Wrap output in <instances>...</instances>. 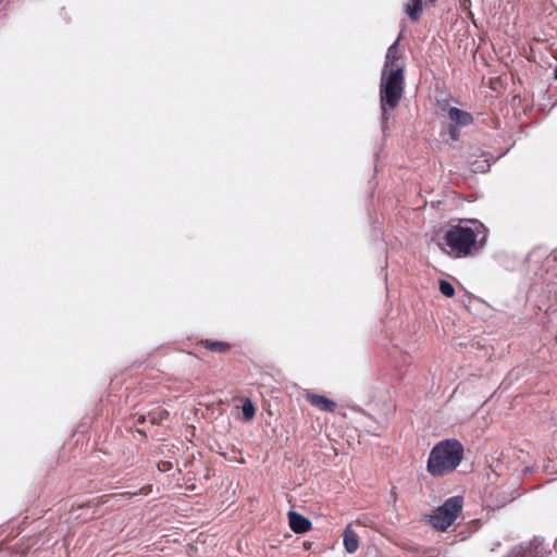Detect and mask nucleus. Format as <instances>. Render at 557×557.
<instances>
[{"label":"nucleus","instance_id":"obj_6","mask_svg":"<svg viewBox=\"0 0 557 557\" xmlns=\"http://www.w3.org/2000/svg\"><path fill=\"white\" fill-rule=\"evenodd\" d=\"M544 547L540 542L531 541L515 546L505 557H543Z\"/></svg>","mask_w":557,"mask_h":557},{"label":"nucleus","instance_id":"obj_12","mask_svg":"<svg viewBox=\"0 0 557 557\" xmlns=\"http://www.w3.org/2000/svg\"><path fill=\"white\" fill-rule=\"evenodd\" d=\"M170 413L166 409L157 408L148 412V420L152 425H159L169 418Z\"/></svg>","mask_w":557,"mask_h":557},{"label":"nucleus","instance_id":"obj_17","mask_svg":"<svg viewBox=\"0 0 557 557\" xmlns=\"http://www.w3.org/2000/svg\"><path fill=\"white\" fill-rule=\"evenodd\" d=\"M488 168H490V163H488V159H486V160H484V164L475 166V170H481L482 172H484Z\"/></svg>","mask_w":557,"mask_h":557},{"label":"nucleus","instance_id":"obj_16","mask_svg":"<svg viewBox=\"0 0 557 557\" xmlns=\"http://www.w3.org/2000/svg\"><path fill=\"white\" fill-rule=\"evenodd\" d=\"M157 467H158L159 471L168 472L172 469L173 466H172L171 461L163 460V461L158 462Z\"/></svg>","mask_w":557,"mask_h":557},{"label":"nucleus","instance_id":"obj_10","mask_svg":"<svg viewBox=\"0 0 557 557\" xmlns=\"http://www.w3.org/2000/svg\"><path fill=\"white\" fill-rule=\"evenodd\" d=\"M448 117L458 126H467L472 123L471 114L457 108H450L448 110Z\"/></svg>","mask_w":557,"mask_h":557},{"label":"nucleus","instance_id":"obj_21","mask_svg":"<svg viewBox=\"0 0 557 557\" xmlns=\"http://www.w3.org/2000/svg\"><path fill=\"white\" fill-rule=\"evenodd\" d=\"M555 341H556V343H557V332H556V335H555Z\"/></svg>","mask_w":557,"mask_h":557},{"label":"nucleus","instance_id":"obj_9","mask_svg":"<svg viewBox=\"0 0 557 557\" xmlns=\"http://www.w3.org/2000/svg\"><path fill=\"white\" fill-rule=\"evenodd\" d=\"M198 345L216 354H226L232 348L230 343L223 341L201 339L198 342Z\"/></svg>","mask_w":557,"mask_h":557},{"label":"nucleus","instance_id":"obj_7","mask_svg":"<svg viewBox=\"0 0 557 557\" xmlns=\"http://www.w3.org/2000/svg\"><path fill=\"white\" fill-rule=\"evenodd\" d=\"M306 399L311 406L325 412H334L337 407L336 403L333 401L332 399L314 393H308L306 395Z\"/></svg>","mask_w":557,"mask_h":557},{"label":"nucleus","instance_id":"obj_4","mask_svg":"<svg viewBox=\"0 0 557 557\" xmlns=\"http://www.w3.org/2000/svg\"><path fill=\"white\" fill-rule=\"evenodd\" d=\"M462 506L461 496L449 497L429 517V522L436 530L446 531L461 513Z\"/></svg>","mask_w":557,"mask_h":557},{"label":"nucleus","instance_id":"obj_5","mask_svg":"<svg viewBox=\"0 0 557 557\" xmlns=\"http://www.w3.org/2000/svg\"><path fill=\"white\" fill-rule=\"evenodd\" d=\"M151 491H152V486L146 485V486L140 487L136 492H122V493H114V494H104V495L98 496L91 500H88L85 504L79 505L78 508H84V507L97 508L103 504H107L111 498L131 499L132 497H134L136 495H148L151 493Z\"/></svg>","mask_w":557,"mask_h":557},{"label":"nucleus","instance_id":"obj_18","mask_svg":"<svg viewBox=\"0 0 557 557\" xmlns=\"http://www.w3.org/2000/svg\"><path fill=\"white\" fill-rule=\"evenodd\" d=\"M148 419V414L147 416H144V414H140L138 418H137V423L140 424V423H144L146 422V420Z\"/></svg>","mask_w":557,"mask_h":557},{"label":"nucleus","instance_id":"obj_20","mask_svg":"<svg viewBox=\"0 0 557 557\" xmlns=\"http://www.w3.org/2000/svg\"><path fill=\"white\" fill-rule=\"evenodd\" d=\"M138 433L146 435L145 432H143L141 430H138Z\"/></svg>","mask_w":557,"mask_h":557},{"label":"nucleus","instance_id":"obj_14","mask_svg":"<svg viewBox=\"0 0 557 557\" xmlns=\"http://www.w3.org/2000/svg\"><path fill=\"white\" fill-rule=\"evenodd\" d=\"M407 13L412 20H418L422 12V1L421 0H409L407 3Z\"/></svg>","mask_w":557,"mask_h":557},{"label":"nucleus","instance_id":"obj_2","mask_svg":"<svg viewBox=\"0 0 557 557\" xmlns=\"http://www.w3.org/2000/svg\"><path fill=\"white\" fill-rule=\"evenodd\" d=\"M466 222L471 225H463L462 221L456 225L450 224L443 236L442 249L453 258L470 256L479 248V236L482 235L481 245L486 237V227L482 222L475 219H469Z\"/></svg>","mask_w":557,"mask_h":557},{"label":"nucleus","instance_id":"obj_15","mask_svg":"<svg viewBox=\"0 0 557 557\" xmlns=\"http://www.w3.org/2000/svg\"><path fill=\"white\" fill-rule=\"evenodd\" d=\"M440 290L441 293L446 297H454L455 295V287L446 280H441L440 283Z\"/></svg>","mask_w":557,"mask_h":557},{"label":"nucleus","instance_id":"obj_3","mask_svg":"<svg viewBox=\"0 0 557 557\" xmlns=\"http://www.w3.org/2000/svg\"><path fill=\"white\" fill-rule=\"evenodd\" d=\"M463 455V445L458 440H443L431 449L426 462V471L432 476L449 474L461 463Z\"/></svg>","mask_w":557,"mask_h":557},{"label":"nucleus","instance_id":"obj_8","mask_svg":"<svg viewBox=\"0 0 557 557\" xmlns=\"http://www.w3.org/2000/svg\"><path fill=\"white\" fill-rule=\"evenodd\" d=\"M288 520L295 533H305L311 529V521L296 511L288 512Z\"/></svg>","mask_w":557,"mask_h":557},{"label":"nucleus","instance_id":"obj_11","mask_svg":"<svg viewBox=\"0 0 557 557\" xmlns=\"http://www.w3.org/2000/svg\"><path fill=\"white\" fill-rule=\"evenodd\" d=\"M344 546L349 554L357 552L359 547L358 534L352 530L351 525H348L344 531Z\"/></svg>","mask_w":557,"mask_h":557},{"label":"nucleus","instance_id":"obj_13","mask_svg":"<svg viewBox=\"0 0 557 557\" xmlns=\"http://www.w3.org/2000/svg\"><path fill=\"white\" fill-rule=\"evenodd\" d=\"M256 406L250 398H245L242 406L243 420L246 422L251 421L256 416Z\"/></svg>","mask_w":557,"mask_h":557},{"label":"nucleus","instance_id":"obj_1","mask_svg":"<svg viewBox=\"0 0 557 557\" xmlns=\"http://www.w3.org/2000/svg\"><path fill=\"white\" fill-rule=\"evenodd\" d=\"M404 88V64L400 62V53L397 41H395L386 52L380 84V100L384 120L388 119V111L398 106Z\"/></svg>","mask_w":557,"mask_h":557},{"label":"nucleus","instance_id":"obj_19","mask_svg":"<svg viewBox=\"0 0 557 557\" xmlns=\"http://www.w3.org/2000/svg\"><path fill=\"white\" fill-rule=\"evenodd\" d=\"M555 78L557 79V66H556V70H555Z\"/></svg>","mask_w":557,"mask_h":557}]
</instances>
